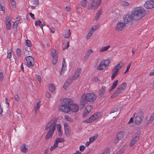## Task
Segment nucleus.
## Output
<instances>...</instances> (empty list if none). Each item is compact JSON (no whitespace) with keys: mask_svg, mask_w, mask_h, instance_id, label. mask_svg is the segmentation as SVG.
Returning <instances> with one entry per match:
<instances>
[{"mask_svg":"<svg viewBox=\"0 0 154 154\" xmlns=\"http://www.w3.org/2000/svg\"><path fill=\"white\" fill-rule=\"evenodd\" d=\"M118 82V80H116L113 83L111 87H116Z\"/></svg>","mask_w":154,"mask_h":154,"instance_id":"49","label":"nucleus"},{"mask_svg":"<svg viewBox=\"0 0 154 154\" xmlns=\"http://www.w3.org/2000/svg\"><path fill=\"white\" fill-rule=\"evenodd\" d=\"M154 120V113L152 114L147 122L148 124L151 123Z\"/></svg>","mask_w":154,"mask_h":154,"instance_id":"29","label":"nucleus"},{"mask_svg":"<svg viewBox=\"0 0 154 154\" xmlns=\"http://www.w3.org/2000/svg\"><path fill=\"white\" fill-rule=\"evenodd\" d=\"M33 2L34 4L37 5L39 4V2L38 0H34Z\"/></svg>","mask_w":154,"mask_h":154,"instance_id":"57","label":"nucleus"},{"mask_svg":"<svg viewBox=\"0 0 154 154\" xmlns=\"http://www.w3.org/2000/svg\"><path fill=\"white\" fill-rule=\"evenodd\" d=\"M66 63H62V66L60 71V75H63L65 70L66 68Z\"/></svg>","mask_w":154,"mask_h":154,"instance_id":"23","label":"nucleus"},{"mask_svg":"<svg viewBox=\"0 0 154 154\" xmlns=\"http://www.w3.org/2000/svg\"><path fill=\"white\" fill-rule=\"evenodd\" d=\"M144 6L146 8L148 9L154 8V1L150 0L146 1L144 4Z\"/></svg>","mask_w":154,"mask_h":154,"instance_id":"10","label":"nucleus"},{"mask_svg":"<svg viewBox=\"0 0 154 154\" xmlns=\"http://www.w3.org/2000/svg\"><path fill=\"white\" fill-rule=\"evenodd\" d=\"M11 51H10L9 53L7 55V58L10 59L11 57Z\"/></svg>","mask_w":154,"mask_h":154,"instance_id":"56","label":"nucleus"},{"mask_svg":"<svg viewBox=\"0 0 154 154\" xmlns=\"http://www.w3.org/2000/svg\"><path fill=\"white\" fill-rule=\"evenodd\" d=\"M85 148V147L84 146L81 145L80 146L79 150L81 151H83Z\"/></svg>","mask_w":154,"mask_h":154,"instance_id":"46","label":"nucleus"},{"mask_svg":"<svg viewBox=\"0 0 154 154\" xmlns=\"http://www.w3.org/2000/svg\"><path fill=\"white\" fill-rule=\"evenodd\" d=\"M35 26L38 25L43 29V27L45 26V24H42V21L40 20L36 21L35 22Z\"/></svg>","mask_w":154,"mask_h":154,"instance_id":"27","label":"nucleus"},{"mask_svg":"<svg viewBox=\"0 0 154 154\" xmlns=\"http://www.w3.org/2000/svg\"><path fill=\"white\" fill-rule=\"evenodd\" d=\"M14 98L15 100L18 101L19 100V97L18 95H16L14 96Z\"/></svg>","mask_w":154,"mask_h":154,"instance_id":"52","label":"nucleus"},{"mask_svg":"<svg viewBox=\"0 0 154 154\" xmlns=\"http://www.w3.org/2000/svg\"><path fill=\"white\" fill-rule=\"evenodd\" d=\"M132 65V63H130L129 65H128V66L127 67L126 69L125 70V71L124 72V74H125L126 73L128 72L129 71V69H130L131 65Z\"/></svg>","mask_w":154,"mask_h":154,"instance_id":"40","label":"nucleus"},{"mask_svg":"<svg viewBox=\"0 0 154 154\" xmlns=\"http://www.w3.org/2000/svg\"><path fill=\"white\" fill-rule=\"evenodd\" d=\"M109 149H106L104 151L103 154H109Z\"/></svg>","mask_w":154,"mask_h":154,"instance_id":"50","label":"nucleus"},{"mask_svg":"<svg viewBox=\"0 0 154 154\" xmlns=\"http://www.w3.org/2000/svg\"><path fill=\"white\" fill-rule=\"evenodd\" d=\"M92 52V50L91 49L88 50L85 54V57L87 58H88V57H89L90 56L91 52Z\"/></svg>","mask_w":154,"mask_h":154,"instance_id":"31","label":"nucleus"},{"mask_svg":"<svg viewBox=\"0 0 154 154\" xmlns=\"http://www.w3.org/2000/svg\"><path fill=\"white\" fill-rule=\"evenodd\" d=\"M98 136L96 135L95 137L93 136L90 137L89 139V141L91 143H92L95 141L97 137Z\"/></svg>","mask_w":154,"mask_h":154,"instance_id":"33","label":"nucleus"},{"mask_svg":"<svg viewBox=\"0 0 154 154\" xmlns=\"http://www.w3.org/2000/svg\"><path fill=\"white\" fill-rule=\"evenodd\" d=\"M57 121V119L53 118L45 126V130H47L49 129L46 135L45 138L46 140L52 137L56 129Z\"/></svg>","mask_w":154,"mask_h":154,"instance_id":"1","label":"nucleus"},{"mask_svg":"<svg viewBox=\"0 0 154 154\" xmlns=\"http://www.w3.org/2000/svg\"><path fill=\"white\" fill-rule=\"evenodd\" d=\"M6 103H7V104H8V106H9L10 105L9 100L7 97L6 98Z\"/></svg>","mask_w":154,"mask_h":154,"instance_id":"62","label":"nucleus"},{"mask_svg":"<svg viewBox=\"0 0 154 154\" xmlns=\"http://www.w3.org/2000/svg\"><path fill=\"white\" fill-rule=\"evenodd\" d=\"M40 100L39 102L37 103L36 106H35L34 108V110L35 112H36L37 111V109H39L40 106Z\"/></svg>","mask_w":154,"mask_h":154,"instance_id":"36","label":"nucleus"},{"mask_svg":"<svg viewBox=\"0 0 154 154\" xmlns=\"http://www.w3.org/2000/svg\"><path fill=\"white\" fill-rule=\"evenodd\" d=\"M97 96L94 93H88L83 94L80 101V105L83 108L85 106L87 102L93 103L97 98Z\"/></svg>","mask_w":154,"mask_h":154,"instance_id":"2","label":"nucleus"},{"mask_svg":"<svg viewBox=\"0 0 154 154\" xmlns=\"http://www.w3.org/2000/svg\"><path fill=\"white\" fill-rule=\"evenodd\" d=\"M143 117V115L142 111L140 110L135 118V124L137 125L140 124L142 122Z\"/></svg>","mask_w":154,"mask_h":154,"instance_id":"7","label":"nucleus"},{"mask_svg":"<svg viewBox=\"0 0 154 154\" xmlns=\"http://www.w3.org/2000/svg\"><path fill=\"white\" fill-rule=\"evenodd\" d=\"M58 145L54 142V145L50 148V150L52 151L55 149L58 146Z\"/></svg>","mask_w":154,"mask_h":154,"instance_id":"35","label":"nucleus"},{"mask_svg":"<svg viewBox=\"0 0 154 154\" xmlns=\"http://www.w3.org/2000/svg\"><path fill=\"white\" fill-rule=\"evenodd\" d=\"M23 146L21 147V150L23 152H26L27 151V148L26 147V144H23Z\"/></svg>","mask_w":154,"mask_h":154,"instance_id":"32","label":"nucleus"},{"mask_svg":"<svg viewBox=\"0 0 154 154\" xmlns=\"http://www.w3.org/2000/svg\"><path fill=\"white\" fill-rule=\"evenodd\" d=\"M125 25V23L124 22H119L116 25L115 30L118 31H121L124 28Z\"/></svg>","mask_w":154,"mask_h":154,"instance_id":"13","label":"nucleus"},{"mask_svg":"<svg viewBox=\"0 0 154 154\" xmlns=\"http://www.w3.org/2000/svg\"><path fill=\"white\" fill-rule=\"evenodd\" d=\"M124 64L122 63H120L116 65L115 68L112 69L113 70H116L119 71V70L123 66Z\"/></svg>","mask_w":154,"mask_h":154,"instance_id":"25","label":"nucleus"},{"mask_svg":"<svg viewBox=\"0 0 154 154\" xmlns=\"http://www.w3.org/2000/svg\"><path fill=\"white\" fill-rule=\"evenodd\" d=\"M127 86V84L126 83H122L120 85V87H126Z\"/></svg>","mask_w":154,"mask_h":154,"instance_id":"59","label":"nucleus"},{"mask_svg":"<svg viewBox=\"0 0 154 154\" xmlns=\"http://www.w3.org/2000/svg\"><path fill=\"white\" fill-rule=\"evenodd\" d=\"M105 90V87H102L101 89L99 91L98 94L100 97L103 98L104 97Z\"/></svg>","mask_w":154,"mask_h":154,"instance_id":"22","label":"nucleus"},{"mask_svg":"<svg viewBox=\"0 0 154 154\" xmlns=\"http://www.w3.org/2000/svg\"><path fill=\"white\" fill-rule=\"evenodd\" d=\"M64 127L66 135L67 137H68L70 133V130L69 129V125L67 123H64Z\"/></svg>","mask_w":154,"mask_h":154,"instance_id":"20","label":"nucleus"},{"mask_svg":"<svg viewBox=\"0 0 154 154\" xmlns=\"http://www.w3.org/2000/svg\"><path fill=\"white\" fill-rule=\"evenodd\" d=\"M72 100L69 98H64L63 100L62 105L59 106V109L62 112L67 113L70 109L69 107L72 104Z\"/></svg>","mask_w":154,"mask_h":154,"instance_id":"4","label":"nucleus"},{"mask_svg":"<svg viewBox=\"0 0 154 154\" xmlns=\"http://www.w3.org/2000/svg\"><path fill=\"white\" fill-rule=\"evenodd\" d=\"M50 29L51 32L52 33H54V29L53 28L51 27L50 28Z\"/></svg>","mask_w":154,"mask_h":154,"instance_id":"64","label":"nucleus"},{"mask_svg":"<svg viewBox=\"0 0 154 154\" xmlns=\"http://www.w3.org/2000/svg\"><path fill=\"white\" fill-rule=\"evenodd\" d=\"M89 112L87 110H85L83 112V117H85L89 113Z\"/></svg>","mask_w":154,"mask_h":154,"instance_id":"42","label":"nucleus"},{"mask_svg":"<svg viewBox=\"0 0 154 154\" xmlns=\"http://www.w3.org/2000/svg\"><path fill=\"white\" fill-rule=\"evenodd\" d=\"M11 17L7 16L6 17L5 23L6 24V27L8 30L11 29Z\"/></svg>","mask_w":154,"mask_h":154,"instance_id":"15","label":"nucleus"},{"mask_svg":"<svg viewBox=\"0 0 154 154\" xmlns=\"http://www.w3.org/2000/svg\"><path fill=\"white\" fill-rule=\"evenodd\" d=\"M125 89L124 87H118L116 91L111 96V97L114 98L117 97L119 94L121 93L122 91Z\"/></svg>","mask_w":154,"mask_h":154,"instance_id":"14","label":"nucleus"},{"mask_svg":"<svg viewBox=\"0 0 154 154\" xmlns=\"http://www.w3.org/2000/svg\"><path fill=\"white\" fill-rule=\"evenodd\" d=\"M57 58H54V60H53L52 63L53 64L55 65L57 62Z\"/></svg>","mask_w":154,"mask_h":154,"instance_id":"55","label":"nucleus"},{"mask_svg":"<svg viewBox=\"0 0 154 154\" xmlns=\"http://www.w3.org/2000/svg\"><path fill=\"white\" fill-rule=\"evenodd\" d=\"M133 17H132L131 14V15L127 14L126 15L124 19V22L126 23H131V22L133 20Z\"/></svg>","mask_w":154,"mask_h":154,"instance_id":"16","label":"nucleus"},{"mask_svg":"<svg viewBox=\"0 0 154 154\" xmlns=\"http://www.w3.org/2000/svg\"><path fill=\"white\" fill-rule=\"evenodd\" d=\"M110 63V60L109 59L103 60L101 61L99 66L97 67V69L98 70L105 69L106 66H108Z\"/></svg>","mask_w":154,"mask_h":154,"instance_id":"6","label":"nucleus"},{"mask_svg":"<svg viewBox=\"0 0 154 154\" xmlns=\"http://www.w3.org/2000/svg\"><path fill=\"white\" fill-rule=\"evenodd\" d=\"M110 47V46L108 45L106 47H103L100 48V51L101 52L103 51H106Z\"/></svg>","mask_w":154,"mask_h":154,"instance_id":"30","label":"nucleus"},{"mask_svg":"<svg viewBox=\"0 0 154 154\" xmlns=\"http://www.w3.org/2000/svg\"><path fill=\"white\" fill-rule=\"evenodd\" d=\"M69 42H67V43H66V44L65 45V46L64 48H63V50H64L65 49L68 48L69 46Z\"/></svg>","mask_w":154,"mask_h":154,"instance_id":"44","label":"nucleus"},{"mask_svg":"<svg viewBox=\"0 0 154 154\" xmlns=\"http://www.w3.org/2000/svg\"><path fill=\"white\" fill-rule=\"evenodd\" d=\"M140 135V133L138 132H136L134 134L130 143V146H132L139 139Z\"/></svg>","mask_w":154,"mask_h":154,"instance_id":"9","label":"nucleus"},{"mask_svg":"<svg viewBox=\"0 0 154 154\" xmlns=\"http://www.w3.org/2000/svg\"><path fill=\"white\" fill-rule=\"evenodd\" d=\"M61 128V125L60 124H58L57 125V130L58 131H60Z\"/></svg>","mask_w":154,"mask_h":154,"instance_id":"54","label":"nucleus"},{"mask_svg":"<svg viewBox=\"0 0 154 154\" xmlns=\"http://www.w3.org/2000/svg\"><path fill=\"white\" fill-rule=\"evenodd\" d=\"M21 69L22 71L23 72H24V69L23 67V63H22L20 66Z\"/></svg>","mask_w":154,"mask_h":154,"instance_id":"63","label":"nucleus"},{"mask_svg":"<svg viewBox=\"0 0 154 154\" xmlns=\"http://www.w3.org/2000/svg\"><path fill=\"white\" fill-rule=\"evenodd\" d=\"M103 10L101 9L98 10L96 14L94 17V20L97 21L101 17L102 14Z\"/></svg>","mask_w":154,"mask_h":154,"instance_id":"21","label":"nucleus"},{"mask_svg":"<svg viewBox=\"0 0 154 154\" xmlns=\"http://www.w3.org/2000/svg\"><path fill=\"white\" fill-rule=\"evenodd\" d=\"M0 10L1 11H5V7L1 5H0Z\"/></svg>","mask_w":154,"mask_h":154,"instance_id":"51","label":"nucleus"},{"mask_svg":"<svg viewBox=\"0 0 154 154\" xmlns=\"http://www.w3.org/2000/svg\"><path fill=\"white\" fill-rule=\"evenodd\" d=\"M118 111V109L116 108H115V109H113L111 110L110 112V114L112 113H114L115 112H117Z\"/></svg>","mask_w":154,"mask_h":154,"instance_id":"47","label":"nucleus"},{"mask_svg":"<svg viewBox=\"0 0 154 154\" xmlns=\"http://www.w3.org/2000/svg\"><path fill=\"white\" fill-rule=\"evenodd\" d=\"M97 117V115L96 114H94L89 118L86 120L85 122L87 123H91L96 119Z\"/></svg>","mask_w":154,"mask_h":154,"instance_id":"19","label":"nucleus"},{"mask_svg":"<svg viewBox=\"0 0 154 154\" xmlns=\"http://www.w3.org/2000/svg\"><path fill=\"white\" fill-rule=\"evenodd\" d=\"M46 97L48 98H50L51 97V96L50 94L49 93H47L46 94Z\"/></svg>","mask_w":154,"mask_h":154,"instance_id":"61","label":"nucleus"},{"mask_svg":"<svg viewBox=\"0 0 154 154\" xmlns=\"http://www.w3.org/2000/svg\"><path fill=\"white\" fill-rule=\"evenodd\" d=\"M3 72L0 70V81L3 80Z\"/></svg>","mask_w":154,"mask_h":154,"instance_id":"48","label":"nucleus"},{"mask_svg":"<svg viewBox=\"0 0 154 154\" xmlns=\"http://www.w3.org/2000/svg\"><path fill=\"white\" fill-rule=\"evenodd\" d=\"M36 78L39 82H41L42 80L40 75H37L36 76Z\"/></svg>","mask_w":154,"mask_h":154,"instance_id":"53","label":"nucleus"},{"mask_svg":"<svg viewBox=\"0 0 154 154\" xmlns=\"http://www.w3.org/2000/svg\"><path fill=\"white\" fill-rule=\"evenodd\" d=\"M65 118L68 121L70 122H73V120L70 117L68 116H65Z\"/></svg>","mask_w":154,"mask_h":154,"instance_id":"39","label":"nucleus"},{"mask_svg":"<svg viewBox=\"0 0 154 154\" xmlns=\"http://www.w3.org/2000/svg\"><path fill=\"white\" fill-rule=\"evenodd\" d=\"M16 53L18 57H20L21 55V51L19 48H17L16 50Z\"/></svg>","mask_w":154,"mask_h":154,"instance_id":"43","label":"nucleus"},{"mask_svg":"<svg viewBox=\"0 0 154 154\" xmlns=\"http://www.w3.org/2000/svg\"><path fill=\"white\" fill-rule=\"evenodd\" d=\"M124 132L123 131L118 132L116 135L114 142L116 143H118L119 141L121 140L124 137Z\"/></svg>","mask_w":154,"mask_h":154,"instance_id":"11","label":"nucleus"},{"mask_svg":"<svg viewBox=\"0 0 154 154\" xmlns=\"http://www.w3.org/2000/svg\"><path fill=\"white\" fill-rule=\"evenodd\" d=\"M26 44L27 46L30 47L32 46V43L29 40H27L26 41Z\"/></svg>","mask_w":154,"mask_h":154,"instance_id":"41","label":"nucleus"},{"mask_svg":"<svg viewBox=\"0 0 154 154\" xmlns=\"http://www.w3.org/2000/svg\"><path fill=\"white\" fill-rule=\"evenodd\" d=\"M97 28L96 26H93L91 29L89 30L88 32L86 37V39H90L91 37L93 35L94 32L96 30V29Z\"/></svg>","mask_w":154,"mask_h":154,"instance_id":"17","label":"nucleus"},{"mask_svg":"<svg viewBox=\"0 0 154 154\" xmlns=\"http://www.w3.org/2000/svg\"><path fill=\"white\" fill-rule=\"evenodd\" d=\"M71 34L70 29H69L67 33L64 35V37L65 38H69Z\"/></svg>","mask_w":154,"mask_h":154,"instance_id":"34","label":"nucleus"},{"mask_svg":"<svg viewBox=\"0 0 154 154\" xmlns=\"http://www.w3.org/2000/svg\"><path fill=\"white\" fill-rule=\"evenodd\" d=\"M29 14L30 16V17L32 18L33 19H35V16H34V14H32V13H29Z\"/></svg>","mask_w":154,"mask_h":154,"instance_id":"60","label":"nucleus"},{"mask_svg":"<svg viewBox=\"0 0 154 154\" xmlns=\"http://www.w3.org/2000/svg\"><path fill=\"white\" fill-rule=\"evenodd\" d=\"M122 5L127 6L128 5L129 3L126 1H123L122 2Z\"/></svg>","mask_w":154,"mask_h":154,"instance_id":"45","label":"nucleus"},{"mask_svg":"<svg viewBox=\"0 0 154 154\" xmlns=\"http://www.w3.org/2000/svg\"><path fill=\"white\" fill-rule=\"evenodd\" d=\"M26 65L29 68H32L34 66V61L33 57L31 56H28L26 58Z\"/></svg>","mask_w":154,"mask_h":154,"instance_id":"8","label":"nucleus"},{"mask_svg":"<svg viewBox=\"0 0 154 154\" xmlns=\"http://www.w3.org/2000/svg\"><path fill=\"white\" fill-rule=\"evenodd\" d=\"M49 89L53 93H55L56 89V87H49Z\"/></svg>","mask_w":154,"mask_h":154,"instance_id":"38","label":"nucleus"},{"mask_svg":"<svg viewBox=\"0 0 154 154\" xmlns=\"http://www.w3.org/2000/svg\"><path fill=\"white\" fill-rule=\"evenodd\" d=\"M69 108L70 109L69 110V112L71 111L72 112H77L79 110L78 106L77 104L72 103L70 106Z\"/></svg>","mask_w":154,"mask_h":154,"instance_id":"18","label":"nucleus"},{"mask_svg":"<svg viewBox=\"0 0 154 154\" xmlns=\"http://www.w3.org/2000/svg\"><path fill=\"white\" fill-rule=\"evenodd\" d=\"M101 0H91L89 5V9L95 10L97 8L101 2Z\"/></svg>","mask_w":154,"mask_h":154,"instance_id":"5","label":"nucleus"},{"mask_svg":"<svg viewBox=\"0 0 154 154\" xmlns=\"http://www.w3.org/2000/svg\"><path fill=\"white\" fill-rule=\"evenodd\" d=\"M81 5L83 7L86 6L87 4V1L86 0H81Z\"/></svg>","mask_w":154,"mask_h":154,"instance_id":"37","label":"nucleus"},{"mask_svg":"<svg viewBox=\"0 0 154 154\" xmlns=\"http://www.w3.org/2000/svg\"><path fill=\"white\" fill-rule=\"evenodd\" d=\"M51 55L52 56L53 58L57 59L58 58L56 51L55 49H53L51 51Z\"/></svg>","mask_w":154,"mask_h":154,"instance_id":"26","label":"nucleus"},{"mask_svg":"<svg viewBox=\"0 0 154 154\" xmlns=\"http://www.w3.org/2000/svg\"><path fill=\"white\" fill-rule=\"evenodd\" d=\"M65 140L63 138L58 137L55 140L54 142L58 145V143L60 142H63Z\"/></svg>","mask_w":154,"mask_h":154,"instance_id":"28","label":"nucleus"},{"mask_svg":"<svg viewBox=\"0 0 154 154\" xmlns=\"http://www.w3.org/2000/svg\"><path fill=\"white\" fill-rule=\"evenodd\" d=\"M146 13V11L143 8L138 7L133 9L131 11V14L134 20H138L144 17Z\"/></svg>","mask_w":154,"mask_h":154,"instance_id":"3","label":"nucleus"},{"mask_svg":"<svg viewBox=\"0 0 154 154\" xmlns=\"http://www.w3.org/2000/svg\"><path fill=\"white\" fill-rule=\"evenodd\" d=\"M72 83L71 79L69 78L65 83L63 87H69Z\"/></svg>","mask_w":154,"mask_h":154,"instance_id":"24","label":"nucleus"},{"mask_svg":"<svg viewBox=\"0 0 154 154\" xmlns=\"http://www.w3.org/2000/svg\"><path fill=\"white\" fill-rule=\"evenodd\" d=\"M81 71V69L79 68L76 71L75 75H73L70 76L69 78L71 79V81H72L73 80H75L77 79L78 77L80 75Z\"/></svg>","mask_w":154,"mask_h":154,"instance_id":"12","label":"nucleus"},{"mask_svg":"<svg viewBox=\"0 0 154 154\" xmlns=\"http://www.w3.org/2000/svg\"><path fill=\"white\" fill-rule=\"evenodd\" d=\"M18 25V23H17L16 21L14 23L13 28H15V27H17Z\"/></svg>","mask_w":154,"mask_h":154,"instance_id":"58","label":"nucleus"}]
</instances>
